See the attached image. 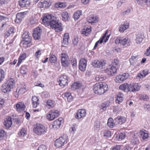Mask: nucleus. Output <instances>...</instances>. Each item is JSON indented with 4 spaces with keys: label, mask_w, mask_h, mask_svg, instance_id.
Instances as JSON below:
<instances>
[{
    "label": "nucleus",
    "mask_w": 150,
    "mask_h": 150,
    "mask_svg": "<svg viewBox=\"0 0 150 150\" xmlns=\"http://www.w3.org/2000/svg\"><path fill=\"white\" fill-rule=\"evenodd\" d=\"M106 64L105 60L98 61V68H102Z\"/></svg>",
    "instance_id": "obj_43"
},
{
    "label": "nucleus",
    "mask_w": 150,
    "mask_h": 150,
    "mask_svg": "<svg viewBox=\"0 0 150 150\" xmlns=\"http://www.w3.org/2000/svg\"><path fill=\"white\" fill-rule=\"evenodd\" d=\"M110 105V102L109 101L105 102L104 103H103L100 107V109H102L103 110L105 111L106 109V108L109 107Z\"/></svg>",
    "instance_id": "obj_31"
},
{
    "label": "nucleus",
    "mask_w": 150,
    "mask_h": 150,
    "mask_svg": "<svg viewBox=\"0 0 150 150\" xmlns=\"http://www.w3.org/2000/svg\"><path fill=\"white\" fill-rule=\"evenodd\" d=\"M19 4L21 7L28 6L30 4L29 0H20L19 1Z\"/></svg>",
    "instance_id": "obj_23"
},
{
    "label": "nucleus",
    "mask_w": 150,
    "mask_h": 150,
    "mask_svg": "<svg viewBox=\"0 0 150 150\" xmlns=\"http://www.w3.org/2000/svg\"><path fill=\"white\" fill-rule=\"evenodd\" d=\"M27 11L20 12L17 13L16 15V19L15 22L17 23H19L24 18L25 15L27 14Z\"/></svg>",
    "instance_id": "obj_18"
},
{
    "label": "nucleus",
    "mask_w": 150,
    "mask_h": 150,
    "mask_svg": "<svg viewBox=\"0 0 150 150\" xmlns=\"http://www.w3.org/2000/svg\"><path fill=\"white\" fill-rule=\"evenodd\" d=\"M124 95L121 92H119L117 96V98L116 100V103L120 104L122 102L123 100Z\"/></svg>",
    "instance_id": "obj_28"
},
{
    "label": "nucleus",
    "mask_w": 150,
    "mask_h": 150,
    "mask_svg": "<svg viewBox=\"0 0 150 150\" xmlns=\"http://www.w3.org/2000/svg\"><path fill=\"white\" fill-rule=\"evenodd\" d=\"M42 30L39 27H37L33 31V36L35 40H38L40 38Z\"/></svg>",
    "instance_id": "obj_12"
},
{
    "label": "nucleus",
    "mask_w": 150,
    "mask_h": 150,
    "mask_svg": "<svg viewBox=\"0 0 150 150\" xmlns=\"http://www.w3.org/2000/svg\"><path fill=\"white\" fill-rule=\"evenodd\" d=\"M69 43L68 40H66L63 39L62 42V46L66 47Z\"/></svg>",
    "instance_id": "obj_54"
},
{
    "label": "nucleus",
    "mask_w": 150,
    "mask_h": 150,
    "mask_svg": "<svg viewBox=\"0 0 150 150\" xmlns=\"http://www.w3.org/2000/svg\"><path fill=\"white\" fill-rule=\"evenodd\" d=\"M104 136L107 137H110L111 136V132L108 130H105L104 131Z\"/></svg>",
    "instance_id": "obj_47"
},
{
    "label": "nucleus",
    "mask_w": 150,
    "mask_h": 150,
    "mask_svg": "<svg viewBox=\"0 0 150 150\" xmlns=\"http://www.w3.org/2000/svg\"><path fill=\"white\" fill-rule=\"evenodd\" d=\"M15 83V81L13 78L9 79L5 83L2 85V91L4 93H7L10 92L11 89L13 88Z\"/></svg>",
    "instance_id": "obj_4"
},
{
    "label": "nucleus",
    "mask_w": 150,
    "mask_h": 150,
    "mask_svg": "<svg viewBox=\"0 0 150 150\" xmlns=\"http://www.w3.org/2000/svg\"><path fill=\"white\" fill-rule=\"evenodd\" d=\"M58 81L59 85L63 87L67 85V77L66 75H62L59 77Z\"/></svg>",
    "instance_id": "obj_10"
},
{
    "label": "nucleus",
    "mask_w": 150,
    "mask_h": 150,
    "mask_svg": "<svg viewBox=\"0 0 150 150\" xmlns=\"http://www.w3.org/2000/svg\"><path fill=\"white\" fill-rule=\"evenodd\" d=\"M144 36L141 33H139L136 35V38L135 39L136 42L137 44L141 43L143 39H144Z\"/></svg>",
    "instance_id": "obj_24"
},
{
    "label": "nucleus",
    "mask_w": 150,
    "mask_h": 150,
    "mask_svg": "<svg viewBox=\"0 0 150 150\" xmlns=\"http://www.w3.org/2000/svg\"><path fill=\"white\" fill-rule=\"evenodd\" d=\"M43 8H45L49 7L50 6L51 4V3L50 1H43Z\"/></svg>",
    "instance_id": "obj_41"
},
{
    "label": "nucleus",
    "mask_w": 150,
    "mask_h": 150,
    "mask_svg": "<svg viewBox=\"0 0 150 150\" xmlns=\"http://www.w3.org/2000/svg\"><path fill=\"white\" fill-rule=\"evenodd\" d=\"M98 19L97 17L92 16L91 17H88L87 18L88 21L90 23H96Z\"/></svg>",
    "instance_id": "obj_34"
},
{
    "label": "nucleus",
    "mask_w": 150,
    "mask_h": 150,
    "mask_svg": "<svg viewBox=\"0 0 150 150\" xmlns=\"http://www.w3.org/2000/svg\"><path fill=\"white\" fill-rule=\"evenodd\" d=\"M91 27H85L82 30L81 32L82 33L86 36H87L91 33Z\"/></svg>",
    "instance_id": "obj_29"
},
{
    "label": "nucleus",
    "mask_w": 150,
    "mask_h": 150,
    "mask_svg": "<svg viewBox=\"0 0 150 150\" xmlns=\"http://www.w3.org/2000/svg\"><path fill=\"white\" fill-rule=\"evenodd\" d=\"M140 99L142 100L146 101L149 99V97L147 95L144 94L140 96Z\"/></svg>",
    "instance_id": "obj_46"
},
{
    "label": "nucleus",
    "mask_w": 150,
    "mask_h": 150,
    "mask_svg": "<svg viewBox=\"0 0 150 150\" xmlns=\"http://www.w3.org/2000/svg\"><path fill=\"white\" fill-rule=\"evenodd\" d=\"M129 27V23L127 22H125L121 26L119 27V31L121 32L128 28Z\"/></svg>",
    "instance_id": "obj_26"
},
{
    "label": "nucleus",
    "mask_w": 150,
    "mask_h": 150,
    "mask_svg": "<svg viewBox=\"0 0 150 150\" xmlns=\"http://www.w3.org/2000/svg\"><path fill=\"white\" fill-rule=\"evenodd\" d=\"M6 135L5 131L2 129H0V140H2Z\"/></svg>",
    "instance_id": "obj_42"
},
{
    "label": "nucleus",
    "mask_w": 150,
    "mask_h": 150,
    "mask_svg": "<svg viewBox=\"0 0 150 150\" xmlns=\"http://www.w3.org/2000/svg\"><path fill=\"white\" fill-rule=\"evenodd\" d=\"M100 123L99 122L97 121L96 122L94 127L95 129L96 130H98L99 128Z\"/></svg>",
    "instance_id": "obj_60"
},
{
    "label": "nucleus",
    "mask_w": 150,
    "mask_h": 150,
    "mask_svg": "<svg viewBox=\"0 0 150 150\" xmlns=\"http://www.w3.org/2000/svg\"><path fill=\"white\" fill-rule=\"evenodd\" d=\"M32 102L33 107L35 108L37 107L39 103L38 102L39 99L36 96H33L32 98Z\"/></svg>",
    "instance_id": "obj_30"
},
{
    "label": "nucleus",
    "mask_w": 150,
    "mask_h": 150,
    "mask_svg": "<svg viewBox=\"0 0 150 150\" xmlns=\"http://www.w3.org/2000/svg\"><path fill=\"white\" fill-rule=\"evenodd\" d=\"M137 57L136 56H133L131 58H130L129 60V61L130 63H132L134 62H133V61H137Z\"/></svg>",
    "instance_id": "obj_56"
},
{
    "label": "nucleus",
    "mask_w": 150,
    "mask_h": 150,
    "mask_svg": "<svg viewBox=\"0 0 150 150\" xmlns=\"http://www.w3.org/2000/svg\"><path fill=\"white\" fill-rule=\"evenodd\" d=\"M108 126L110 128L113 127L114 126L116 125V123H115V121H114V120L111 117L109 118L107 122Z\"/></svg>",
    "instance_id": "obj_32"
},
{
    "label": "nucleus",
    "mask_w": 150,
    "mask_h": 150,
    "mask_svg": "<svg viewBox=\"0 0 150 150\" xmlns=\"http://www.w3.org/2000/svg\"><path fill=\"white\" fill-rule=\"evenodd\" d=\"M121 146L120 145H117L114 146L112 148V150H120Z\"/></svg>",
    "instance_id": "obj_64"
},
{
    "label": "nucleus",
    "mask_w": 150,
    "mask_h": 150,
    "mask_svg": "<svg viewBox=\"0 0 150 150\" xmlns=\"http://www.w3.org/2000/svg\"><path fill=\"white\" fill-rule=\"evenodd\" d=\"M31 36L29 37L28 38L23 40V41H24L23 44L27 45H29L31 42Z\"/></svg>",
    "instance_id": "obj_40"
},
{
    "label": "nucleus",
    "mask_w": 150,
    "mask_h": 150,
    "mask_svg": "<svg viewBox=\"0 0 150 150\" xmlns=\"http://www.w3.org/2000/svg\"><path fill=\"white\" fill-rule=\"evenodd\" d=\"M27 11L20 12L17 13L16 15V19L15 22L17 23H19L24 18L25 15L27 14Z\"/></svg>",
    "instance_id": "obj_17"
},
{
    "label": "nucleus",
    "mask_w": 150,
    "mask_h": 150,
    "mask_svg": "<svg viewBox=\"0 0 150 150\" xmlns=\"http://www.w3.org/2000/svg\"><path fill=\"white\" fill-rule=\"evenodd\" d=\"M86 111L85 109H81L79 110L75 115V117L78 119H80L86 115Z\"/></svg>",
    "instance_id": "obj_19"
},
{
    "label": "nucleus",
    "mask_w": 150,
    "mask_h": 150,
    "mask_svg": "<svg viewBox=\"0 0 150 150\" xmlns=\"http://www.w3.org/2000/svg\"><path fill=\"white\" fill-rule=\"evenodd\" d=\"M62 118H59L58 120L55 121L52 124V127L54 129L59 128L62 124Z\"/></svg>",
    "instance_id": "obj_22"
},
{
    "label": "nucleus",
    "mask_w": 150,
    "mask_h": 150,
    "mask_svg": "<svg viewBox=\"0 0 150 150\" xmlns=\"http://www.w3.org/2000/svg\"><path fill=\"white\" fill-rule=\"evenodd\" d=\"M113 64L115 65H116V67H117L118 65L119 64V62L118 60L117 59H114L112 62Z\"/></svg>",
    "instance_id": "obj_63"
},
{
    "label": "nucleus",
    "mask_w": 150,
    "mask_h": 150,
    "mask_svg": "<svg viewBox=\"0 0 150 150\" xmlns=\"http://www.w3.org/2000/svg\"><path fill=\"white\" fill-rule=\"evenodd\" d=\"M47 148L46 146L43 144L40 146L37 150H46Z\"/></svg>",
    "instance_id": "obj_58"
},
{
    "label": "nucleus",
    "mask_w": 150,
    "mask_h": 150,
    "mask_svg": "<svg viewBox=\"0 0 150 150\" xmlns=\"http://www.w3.org/2000/svg\"><path fill=\"white\" fill-rule=\"evenodd\" d=\"M139 137L142 138L143 140L146 139L148 137V134L143 131H140L139 133Z\"/></svg>",
    "instance_id": "obj_35"
},
{
    "label": "nucleus",
    "mask_w": 150,
    "mask_h": 150,
    "mask_svg": "<svg viewBox=\"0 0 150 150\" xmlns=\"http://www.w3.org/2000/svg\"><path fill=\"white\" fill-rule=\"evenodd\" d=\"M27 11L20 12L17 13L16 15V19L15 22L17 23H19L24 18L25 15L27 14Z\"/></svg>",
    "instance_id": "obj_15"
},
{
    "label": "nucleus",
    "mask_w": 150,
    "mask_h": 150,
    "mask_svg": "<svg viewBox=\"0 0 150 150\" xmlns=\"http://www.w3.org/2000/svg\"><path fill=\"white\" fill-rule=\"evenodd\" d=\"M79 42L78 38L76 37H74L72 40V42L74 45H76Z\"/></svg>",
    "instance_id": "obj_52"
},
{
    "label": "nucleus",
    "mask_w": 150,
    "mask_h": 150,
    "mask_svg": "<svg viewBox=\"0 0 150 150\" xmlns=\"http://www.w3.org/2000/svg\"><path fill=\"white\" fill-rule=\"evenodd\" d=\"M58 111L57 110H52L50 111L47 116V119L52 120L55 118L58 117L59 115Z\"/></svg>",
    "instance_id": "obj_9"
},
{
    "label": "nucleus",
    "mask_w": 150,
    "mask_h": 150,
    "mask_svg": "<svg viewBox=\"0 0 150 150\" xmlns=\"http://www.w3.org/2000/svg\"><path fill=\"white\" fill-rule=\"evenodd\" d=\"M26 130L24 128H22L21 129L18 134L19 136L23 137L26 134Z\"/></svg>",
    "instance_id": "obj_45"
},
{
    "label": "nucleus",
    "mask_w": 150,
    "mask_h": 150,
    "mask_svg": "<svg viewBox=\"0 0 150 150\" xmlns=\"http://www.w3.org/2000/svg\"><path fill=\"white\" fill-rule=\"evenodd\" d=\"M49 61L51 63H55L57 61V58L54 55L52 54L50 57Z\"/></svg>",
    "instance_id": "obj_39"
},
{
    "label": "nucleus",
    "mask_w": 150,
    "mask_h": 150,
    "mask_svg": "<svg viewBox=\"0 0 150 150\" xmlns=\"http://www.w3.org/2000/svg\"><path fill=\"white\" fill-rule=\"evenodd\" d=\"M143 73L144 75H143L141 74H139L137 76V77H139L140 78H141V77L142 78L145 77L146 75L148 73V72L146 70H143Z\"/></svg>",
    "instance_id": "obj_49"
},
{
    "label": "nucleus",
    "mask_w": 150,
    "mask_h": 150,
    "mask_svg": "<svg viewBox=\"0 0 150 150\" xmlns=\"http://www.w3.org/2000/svg\"><path fill=\"white\" fill-rule=\"evenodd\" d=\"M12 124V119L10 116L8 117L4 122V127L7 129L11 127Z\"/></svg>",
    "instance_id": "obj_21"
},
{
    "label": "nucleus",
    "mask_w": 150,
    "mask_h": 150,
    "mask_svg": "<svg viewBox=\"0 0 150 150\" xmlns=\"http://www.w3.org/2000/svg\"><path fill=\"white\" fill-rule=\"evenodd\" d=\"M23 88H21L20 89H17L16 92L14 93V95L16 98H18V97L19 94H20L21 93L20 92L23 91Z\"/></svg>",
    "instance_id": "obj_48"
},
{
    "label": "nucleus",
    "mask_w": 150,
    "mask_h": 150,
    "mask_svg": "<svg viewBox=\"0 0 150 150\" xmlns=\"http://www.w3.org/2000/svg\"><path fill=\"white\" fill-rule=\"evenodd\" d=\"M137 3L140 5L144 6V5H149L150 1L148 0H136Z\"/></svg>",
    "instance_id": "obj_27"
},
{
    "label": "nucleus",
    "mask_w": 150,
    "mask_h": 150,
    "mask_svg": "<svg viewBox=\"0 0 150 150\" xmlns=\"http://www.w3.org/2000/svg\"><path fill=\"white\" fill-rule=\"evenodd\" d=\"M34 132L39 135L44 134L47 131V129L43 125L37 123L34 126Z\"/></svg>",
    "instance_id": "obj_5"
},
{
    "label": "nucleus",
    "mask_w": 150,
    "mask_h": 150,
    "mask_svg": "<svg viewBox=\"0 0 150 150\" xmlns=\"http://www.w3.org/2000/svg\"><path fill=\"white\" fill-rule=\"evenodd\" d=\"M42 21L44 24L50 26L51 28L57 32H59L62 30V24L56 20V18L51 15L46 16L43 17Z\"/></svg>",
    "instance_id": "obj_1"
},
{
    "label": "nucleus",
    "mask_w": 150,
    "mask_h": 150,
    "mask_svg": "<svg viewBox=\"0 0 150 150\" xmlns=\"http://www.w3.org/2000/svg\"><path fill=\"white\" fill-rule=\"evenodd\" d=\"M130 11V9L129 8L128 9L125 11L121 13L122 14L123 16L125 15L128 14Z\"/></svg>",
    "instance_id": "obj_61"
},
{
    "label": "nucleus",
    "mask_w": 150,
    "mask_h": 150,
    "mask_svg": "<svg viewBox=\"0 0 150 150\" xmlns=\"http://www.w3.org/2000/svg\"><path fill=\"white\" fill-rule=\"evenodd\" d=\"M117 67L110 65L105 70L106 72L109 75L113 76L117 74Z\"/></svg>",
    "instance_id": "obj_11"
},
{
    "label": "nucleus",
    "mask_w": 150,
    "mask_h": 150,
    "mask_svg": "<svg viewBox=\"0 0 150 150\" xmlns=\"http://www.w3.org/2000/svg\"><path fill=\"white\" fill-rule=\"evenodd\" d=\"M60 58L62 65L64 67L68 66L70 61L69 60L68 55L66 54L62 53L61 54Z\"/></svg>",
    "instance_id": "obj_6"
},
{
    "label": "nucleus",
    "mask_w": 150,
    "mask_h": 150,
    "mask_svg": "<svg viewBox=\"0 0 150 150\" xmlns=\"http://www.w3.org/2000/svg\"><path fill=\"white\" fill-rule=\"evenodd\" d=\"M87 61L86 59L82 58L81 59L79 62V69L81 71L85 70L87 65Z\"/></svg>",
    "instance_id": "obj_13"
},
{
    "label": "nucleus",
    "mask_w": 150,
    "mask_h": 150,
    "mask_svg": "<svg viewBox=\"0 0 150 150\" xmlns=\"http://www.w3.org/2000/svg\"><path fill=\"white\" fill-rule=\"evenodd\" d=\"M67 143L66 139L63 136L59 137L54 142V145L56 147L59 148Z\"/></svg>",
    "instance_id": "obj_8"
},
{
    "label": "nucleus",
    "mask_w": 150,
    "mask_h": 150,
    "mask_svg": "<svg viewBox=\"0 0 150 150\" xmlns=\"http://www.w3.org/2000/svg\"><path fill=\"white\" fill-rule=\"evenodd\" d=\"M4 77V71L2 69H0V83L3 80Z\"/></svg>",
    "instance_id": "obj_38"
},
{
    "label": "nucleus",
    "mask_w": 150,
    "mask_h": 150,
    "mask_svg": "<svg viewBox=\"0 0 150 150\" xmlns=\"http://www.w3.org/2000/svg\"><path fill=\"white\" fill-rule=\"evenodd\" d=\"M140 88L138 84L134 83L129 84L125 83L119 87L120 89L126 92H136L139 90Z\"/></svg>",
    "instance_id": "obj_2"
},
{
    "label": "nucleus",
    "mask_w": 150,
    "mask_h": 150,
    "mask_svg": "<svg viewBox=\"0 0 150 150\" xmlns=\"http://www.w3.org/2000/svg\"><path fill=\"white\" fill-rule=\"evenodd\" d=\"M82 11L81 10L78 11L76 12L74 15V18L75 20H76L79 19L80 16L82 15Z\"/></svg>",
    "instance_id": "obj_36"
},
{
    "label": "nucleus",
    "mask_w": 150,
    "mask_h": 150,
    "mask_svg": "<svg viewBox=\"0 0 150 150\" xmlns=\"http://www.w3.org/2000/svg\"><path fill=\"white\" fill-rule=\"evenodd\" d=\"M108 86L105 83H96L93 86V90L96 94L101 95L104 94L108 90Z\"/></svg>",
    "instance_id": "obj_3"
},
{
    "label": "nucleus",
    "mask_w": 150,
    "mask_h": 150,
    "mask_svg": "<svg viewBox=\"0 0 150 150\" xmlns=\"http://www.w3.org/2000/svg\"><path fill=\"white\" fill-rule=\"evenodd\" d=\"M46 103L47 105L49 107H52L54 106L52 101L51 100H48Z\"/></svg>",
    "instance_id": "obj_55"
},
{
    "label": "nucleus",
    "mask_w": 150,
    "mask_h": 150,
    "mask_svg": "<svg viewBox=\"0 0 150 150\" xmlns=\"http://www.w3.org/2000/svg\"><path fill=\"white\" fill-rule=\"evenodd\" d=\"M36 15H34V16L31 17L30 19V22L32 24H35L37 21V19L36 18Z\"/></svg>",
    "instance_id": "obj_44"
},
{
    "label": "nucleus",
    "mask_w": 150,
    "mask_h": 150,
    "mask_svg": "<svg viewBox=\"0 0 150 150\" xmlns=\"http://www.w3.org/2000/svg\"><path fill=\"white\" fill-rule=\"evenodd\" d=\"M16 108L17 111L21 112L24 110L25 106L23 103L20 102L16 105Z\"/></svg>",
    "instance_id": "obj_25"
},
{
    "label": "nucleus",
    "mask_w": 150,
    "mask_h": 150,
    "mask_svg": "<svg viewBox=\"0 0 150 150\" xmlns=\"http://www.w3.org/2000/svg\"><path fill=\"white\" fill-rule=\"evenodd\" d=\"M125 133H121L118 134L117 137H118L119 139L122 140L125 138Z\"/></svg>",
    "instance_id": "obj_50"
},
{
    "label": "nucleus",
    "mask_w": 150,
    "mask_h": 150,
    "mask_svg": "<svg viewBox=\"0 0 150 150\" xmlns=\"http://www.w3.org/2000/svg\"><path fill=\"white\" fill-rule=\"evenodd\" d=\"M27 11L20 12L17 13L16 15V19L15 22L17 23H19L24 18L25 15L27 14Z\"/></svg>",
    "instance_id": "obj_16"
},
{
    "label": "nucleus",
    "mask_w": 150,
    "mask_h": 150,
    "mask_svg": "<svg viewBox=\"0 0 150 150\" xmlns=\"http://www.w3.org/2000/svg\"><path fill=\"white\" fill-rule=\"evenodd\" d=\"M130 41V40L127 38H117L115 40V43L116 44H120L122 45H129Z\"/></svg>",
    "instance_id": "obj_7"
},
{
    "label": "nucleus",
    "mask_w": 150,
    "mask_h": 150,
    "mask_svg": "<svg viewBox=\"0 0 150 150\" xmlns=\"http://www.w3.org/2000/svg\"><path fill=\"white\" fill-rule=\"evenodd\" d=\"M98 60H94L92 63V65L93 66L95 67H97L98 66Z\"/></svg>",
    "instance_id": "obj_62"
},
{
    "label": "nucleus",
    "mask_w": 150,
    "mask_h": 150,
    "mask_svg": "<svg viewBox=\"0 0 150 150\" xmlns=\"http://www.w3.org/2000/svg\"><path fill=\"white\" fill-rule=\"evenodd\" d=\"M128 76V74L126 73L117 75L116 77V82L121 83L127 79Z\"/></svg>",
    "instance_id": "obj_14"
},
{
    "label": "nucleus",
    "mask_w": 150,
    "mask_h": 150,
    "mask_svg": "<svg viewBox=\"0 0 150 150\" xmlns=\"http://www.w3.org/2000/svg\"><path fill=\"white\" fill-rule=\"evenodd\" d=\"M27 71V69L25 67H22L21 68V72L22 74H27L26 72Z\"/></svg>",
    "instance_id": "obj_57"
},
{
    "label": "nucleus",
    "mask_w": 150,
    "mask_h": 150,
    "mask_svg": "<svg viewBox=\"0 0 150 150\" xmlns=\"http://www.w3.org/2000/svg\"><path fill=\"white\" fill-rule=\"evenodd\" d=\"M69 16V13L67 12H63L62 14V20L65 21L69 20L70 19Z\"/></svg>",
    "instance_id": "obj_33"
},
{
    "label": "nucleus",
    "mask_w": 150,
    "mask_h": 150,
    "mask_svg": "<svg viewBox=\"0 0 150 150\" xmlns=\"http://www.w3.org/2000/svg\"><path fill=\"white\" fill-rule=\"evenodd\" d=\"M70 62H69V64L71 62V63L72 65V66L74 67H75L76 65V59L74 58H72L71 60H70Z\"/></svg>",
    "instance_id": "obj_51"
},
{
    "label": "nucleus",
    "mask_w": 150,
    "mask_h": 150,
    "mask_svg": "<svg viewBox=\"0 0 150 150\" xmlns=\"http://www.w3.org/2000/svg\"><path fill=\"white\" fill-rule=\"evenodd\" d=\"M126 120V118L125 117L119 116L114 119V121L117 125H122L125 122Z\"/></svg>",
    "instance_id": "obj_20"
},
{
    "label": "nucleus",
    "mask_w": 150,
    "mask_h": 150,
    "mask_svg": "<svg viewBox=\"0 0 150 150\" xmlns=\"http://www.w3.org/2000/svg\"><path fill=\"white\" fill-rule=\"evenodd\" d=\"M81 84L78 82H74L71 86V88L73 90H76L80 88L81 86Z\"/></svg>",
    "instance_id": "obj_37"
},
{
    "label": "nucleus",
    "mask_w": 150,
    "mask_h": 150,
    "mask_svg": "<svg viewBox=\"0 0 150 150\" xmlns=\"http://www.w3.org/2000/svg\"><path fill=\"white\" fill-rule=\"evenodd\" d=\"M26 57V54L25 53H23L22 54L18 59L22 61V60L25 59Z\"/></svg>",
    "instance_id": "obj_59"
},
{
    "label": "nucleus",
    "mask_w": 150,
    "mask_h": 150,
    "mask_svg": "<svg viewBox=\"0 0 150 150\" xmlns=\"http://www.w3.org/2000/svg\"><path fill=\"white\" fill-rule=\"evenodd\" d=\"M29 33L28 32H25L22 36L23 40L28 38L30 36L28 34Z\"/></svg>",
    "instance_id": "obj_53"
}]
</instances>
